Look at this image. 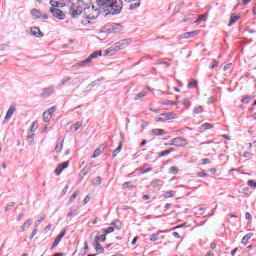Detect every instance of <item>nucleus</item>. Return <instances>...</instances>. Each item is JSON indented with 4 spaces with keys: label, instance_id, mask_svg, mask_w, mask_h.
Wrapping results in <instances>:
<instances>
[{
    "label": "nucleus",
    "instance_id": "nucleus-16",
    "mask_svg": "<svg viewBox=\"0 0 256 256\" xmlns=\"http://www.w3.org/2000/svg\"><path fill=\"white\" fill-rule=\"evenodd\" d=\"M53 93H55V88L49 87V88H45L41 95H42V97H51V95H53Z\"/></svg>",
    "mask_w": 256,
    "mask_h": 256
},
{
    "label": "nucleus",
    "instance_id": "nucleus-23",
    "mask_svg": "<svg viewBox=\"0 0 256 256\" xmlns=\"http://www.w3.org/2000/svg\"><path fill=\"white\" fill-rule=\"evenodd\" d=\"M94 248L97 251V253H104L105 251V248H103L99 242L94 241Z\"/></svg>",
    "mask_w": 256,
    "mask_h": 256
},
{
    "label": "nucleus",
    "instance_id": "nucleus-28",
    "mask_svg": "<svg viewBox=\"0 0 256 256\" xmlns=\"http://www.w3.org/2000/svg\"><path fill=\"white\" fill-rule=\"evenodd\" d=\"M203 110H204L203 106H196L193 109V113H194V115H199V114L203 113Z\"/></svg>",
    "mask_w": 256,
    "mask_h": 256
},
{
    "label": "nucleus",
    "instance_id": "nucleus-47",
    "mask_svg": "<svg viewBox=\"0 0 256 256\" xmlns=\"http://www.w3.org/2000/svg\"><path fill=\"white\" fill-rule=\"evenodd\" d=\"M69 81H71V77L70 76H66L62 79L61 81V85H66V83H69Z\"/></svg>",
    "mask_w": 256,
    "mask_h": 256
},
{
    "label": "nucleus",
    "instance_id": "nucleus-38",
    "mask_svg": "<svg viewBox=\"0 0 256 256\" xmlns=\"http://www.w3.org/2000/svg\"><path fill=\"white\" fill-rule=\"evenodd\" d=\"M147 95V92H139L136 97L134 98V101H139V99H143Z\"/></svg>",
    "mask_w": 256,
    "mask_h": 256
},
{
    "label": "nucleus",
    "instance_id": "nucleus-59",
    "mask_svg": "<svg viewBox=\"0 0 256 256\" xmlns=\"http://www.w3.org/2000/svg\"><path fill=\"white\" fill-rule=\"evenodd\" d=\"M242 193H243L244 195H249V187H244V188L242 189Z\"/></svg>",
    "mask_w": 256,
    "mask_h": 256
},
{
    "label": "nucleus",
    "instance_id": "nucleus-19",
    "mask_svg": "<svg viewBox=\"0 0 256 256\" xmlns=\"http://www.w3.org/2000/svg\"><path fill=\"white\" fill-rule=\"evenodd\" d=\"M161 233H167V230H160L156 234H152L150 237V241H159V235H161Z\"/></svg>",
    "mask_w": 256,
    "mask_h": 256
},
{
    "label": "nucleus",
    "instance_id": "nucleus-9",
    "mask_svg": "<svg viewBox=\"0 0 256 256\" xmlns=\"http://www.w3.org/2000/svg\"><path fill=\"white\" fill-rule=\"evenodd\" d=\"M15 111H17V109L15 106L11 105L6 113L4 121L2 122L3 125L11 121V117H13V113H15Z\"/></svg>",
    "mask_w": 256,
    "mask_h": 256
},
{
    "label": "nucleus",
    "instance_id": "nucleus-13",
    "mask_svg": "<svg viewBox=\"0 0 256 256\" xmlns=\"http://www.w3.org/2000/svg\"><path fill=\"white\" fill-rule=\"evenodd\" d=\"M65 233L66 231L63 230L54 240L53 244H52V249H55V247H57V245H59V243H61V239H63V237H65Z\"/></svg>",
    "mask_w": 256,
    "mask_h": 256
},
{
    "label": "nucleus",
    "instance_id": "nucleus-43",
    "mask_svg": "<svg viewBox=\"0 0 256 256\" xmlns=\"http://www.w3.org/2000/svg\"><path fill=\"white\" fill-rule=\"evenodd\" d=\"M111 29H112L111 33H119V30H117V29H121V25L116 24L115 26H112Z\"/></svg>",
    "mask_w": 256,
    "mask_h": 256
},
{
    "label": "nucleus",
    "instance_id": "nucleus-56",
    "mask_svg": "<svg viewBox=\"0 0 256 256\" xmlns=\"http://www.w3.org/2000/svg\"><path fill=\"white\" fill-rule=\"evenodd\" d=\"M209 163H211V160H209V158L202 159V165H209Z\"/></svg>",
    "mask_w": 256,
    "mask_h": 256
},
{
    "label": "nucleus",
    "instance_id": "nucleus-54",
    "mask_svg": "<svg viewBox=\"0 0 256 256\" xmlns=\"http://www.w3.org/2000/svg\"><path fill=\"white\" fill-rule=\"evenodd\" d=\"M55 109H56V107L53 106V107L49 108L48 111H46V113L50 114L53 117V113H55Z\"/></svg>",
    "mask_w": 256,
    "mask_h": 256
},
{
    "label": "nucleus",
    "instance_id": "nucleus-27",
    "mask_svg": "<svg viewBox=\"0 0 256 256\" xmlns=\"http://www.w3.org/2000/svg\"><path fill=\"white\" fill-rule=\"evenodd\" d=\"M121 149H123V144L120 142L118 147L113 151L112 157L113 158L117 157V154L121 153Z\"/></svg>",
    "mask_w": 256,
    "mask_h": 256
},
{
    "label": "nucleus",
    "instance_id": "nucleus-4",
    "mask_svg": "<svg viewBox=\"0 0 256 256\" xmlns=\"http://www.w3.org/2000/svg\"><path fill=\"white\" fill-rule=\"evenodd\" d=\"M103 52L101 51H95L93 52L87 59L80 61L76 64L77 67H85L86 65H89L93 59H97V57H101Z\"/></svg>",
    "mask_w": 256,
    "mask_h": 256
},
{
    "label": "nucleus",
    "instance_id": "nucleus-26",
    "mask_svg": "<svg viewBox=\"0 0 256 256\" xmlns=\"http://www.w3.org/2000/svg\"><path fill=\"white\" fill-rule=\"evenodd\" d=\"M251 237H253V233H248L246 234L243 238H242V241H241V244L242 245H247L249 239H251Z\"/></svg>",
    "mask_w": 256,
    "mask_h": 256
},
{
    "label": "nucleus",
    "instance_id": "nucleus-12",
    "mask_svg": "<svg viewBox=\"0 0 256 256\" xmlns=\"http://www.w3.org/2000/svg\"><path fill=\"white\" fill-rule=\"evenodd\" d=\"M69 167V162H63L57 166L55 169V173L57 176L61 175L63 173V170L67 169Z\"/></svg>",
    "mask_w": 256,
    "mask_h": 256
},
{
    "label": "nucleus",
    "instance_id": "nucleus-14",
    "mask_svg": "<svg viewBox=\"0 0 256 256\" xmlns=\"http://www.w3.org/2000/svg\"><path fill=\"white\" fill-rule=\"evenodd\" d=\"M31 225H33V219H28L27 221H25L20 227V233H25V231H27V229H29Z\"/></svg>",
    "mask_w": 256,
    "mask_h": 256
},
{
    "label": "nucleus",
    "instance_id": "nucleus-57",
    "mask_svg": "<svg viewBox=\"0 0 256 256\" xmlns=\"http://www.w3.org/2000/svg\"><path fill=\"white\" fill-rule=\"evenodd\" d=\"M248 185H249V187H256V182L255 181H253V180H249L248 181Z\"/></svg>",
    "mask_w": 256,
    "mask_h": 256
},
{
    "label": "nucleus",
    "instance_id": "nucleus-60",
    "mask_svg": "<svg viewBox=\"0 0 256 256\" xmlns=\"http://www.w3.org/2000/svg\"><path fill=\"white\" fill-rule=\"evenodd\" d=\"M67 191H69V185H66L64 189L62 190V195H66Z\"/></svg>",
    "mask_w": 256,
    "mask_h": 256
},
{
    "label": "nucleus",
    "instance_id": "nucleus-7",
    "mask_svg": "<svg viewBox=\"0 0 256 256\" xmlns=\"http://www.w3.org/2000/svg\"><path fill=\"white\" fill-rule=\"evenodd\" d=\"M170 145H174L175 147H185V145H187V139L182 137L173 138Z\"/></svg>",
    "mask_w": 256,
    "mask_h": 256
},
{
    "label": "nucleus",
    "instance_id": "nucleus-44",
    "mask_svg": "<svg viewBox=\"0 0 256 256\" xmlns=\"http://www.w3.org/2000/svg\"><path fill=\"white\" fill-rule=\"evenodd\" d=\"M219 67V61L213 59L212 60V65L210 66V69H217Z\"/></svg>",
    "mask_w": 256,
    "mask_h": 256
},
{
    "label": "nucleus",
    "instance_id": "nucleus-18",
    "mask_svg": "<svg viewBox=\"0 0 256 256\" xmlns=\"http://www.w3.org/2000/svg\"><path fill=\"white\" fill-rule=\"evenodd\" d=\"M165 134L166 132L163 129H159V128L152 129V135H155L156 137H162V135H165Z\"/></svg>",
    "mask_w": 256,
    "mask_h": 256
},
{
    "label": "nucleus",
    "instance_id": "nucleus-51",
    "mask_svg": "<svg viewBox=\"0 0 256 256\" xmlns=\"http://www.w3.org/2000/svg\"><path fill=\"white\" fill-rule=\"evenodd\" d=\"M182 105H185L186 107H191V101H189V99L185 98L182 101Z\"/></svg>",
    "mask_w": 256,
    "mask_h": 256
},
{
    "label": "nucleus",
    "instance_id": "nucleus-35",
    "mask_svg": "<svg viewBox=\"0 0 256 256\" xmlns=\"http://www.w3.org/2000/svg\"><path fill=\"white\" fill-rule=\"evenodd\" d=\"M172 151H174L173 148H170L168 150L162 151V152L159 153V157H165V156L169 155Z\"/></svg>",
    "mask_w": 256,
    "mask_h": 256
},
{
    "label": "nucleus",
    "instance_id": "nucleus-8",
    "mask_svg": "<svg viewBox=\"0 0 256 256\" xmlns=\"http://www.w3.org/2000/svg\"><path fill=\"white\" fill-rule=\"evenodd\" d=\"M49 11L50 13H52L53 17L59 19L60 21H63V19H65V13H63L61 9L51 7Z\"/></svg>",
    "mask_w": 256,
    "mask_h": 256
},
{
    "label": "nucleus",
    "instance_id": "nucleus-22",
    "mask_svg": "<svg viewBox=\"0 0 256 256\" xmlns=\"http://www.w3.org/2000/svg\"><path fill=\"white\" fill-rule=\"evenodd\" d=\"M27 142H28V145H35V134L32 133V134H28L27 135Z\"/></svg>",
    "mask_w": 256,
    "mask_h": 256
},
{
    "label": "nucleus",
    "instance_id": "nucleus-48",
    "mask_svg": "<svg viewBox=\"0 0 256 256\" xmlns=\"http://www.w3.org/2000/svg\"><path fill=\"white\" fill-rule=\"evenodd\" d=\"M50 5L53 7V9H57V7H59V2L50 0Z\"/></svg>",
    "mask_w": 256,
    "mask_h": 256
},
{
    "label": "nucleus",
    "instance_id": "nucleus-30",
    "mask_svg": "<svg viewBox=\"0 0 256 256\" xmlns=\"http://www.w3.org/2000/svg\"><path fill=\"white\" fill-rule=\"evenodd\" d=\"M79 127H81V124L79 122H76L75 124H72L70 129L75 133L76 131H79Z\"/></svg>",
    "mask_w": 256,
    "mask_h": 256
},
{
    "label": "nucleus",
    "instance_id": "nucleus-6",
    "mask_svg": "<svg viewBox=\"0 0 256 256\" xmlns=\"http://www.w3.org/2000/svg\"><path fill=\"white\" fill-rule=\"evenodd\" d=\"M79 4L84 5V11H93L95 10V5H93V0H77Z\"/></svg>",
    "mask_w": 256,
    "mask_h": 256
},
{
    "label": "nucleus",
    "instance_id": "nucleus-58",
    "mask_svg": "<svg viewBox=\"0 0 256 256\" xmlns=\"http://www.w3.org/2000/svg\"><path fill=\"white\" fill-rule=\"evenodd\" d=\"M161 180H154V181H152L151 182V186L152 187H157V185H159V182H160Z\"/></svg>",
    "mask_w": 256,
    "mask_h": 256
},
{
    "label": "nucleus",
    "instance_id": "nucleus-20",
    "mask_svg": "<svg viewBox=\"0 0 256 256\" xmlns=\"http://www.w3.org/2000/svg\"><path fill=\"white\" fill-rule=\"evenodd\" d=\"M239 19H241V16H239V15L235 16L234 14H232L230 17V22L228 23V27L235 25V23H237V21H239Z\"/></svg>",
    "mask_w": 256,
    "mask_h": 256
},
{
    "label": "nucleus",
    "instance_id": "nucleus-31",
    "mask_svg": "<svg viewBox=\"0 0 256 256\" xmlns=\"http://www.w3.org/2000/svg\"><path fill=\"white\" fill-rule=\"evenodd\" d=\"M87 173H89V170H87V169H85V168L81 170V172H80V174H79L80 181H83V179H85Z\"/></svg>",
    "mask_w": 256,
    "mask_h": 256
},
{
    "label": "nucleus",
    "instance_id": "nucleus-15",
    "mask_svg": "<svg viewBox=\"0 0 256 256\" xmlns=\"http://www.w3.org/2000/svg\"><path fill=\"white\" fill-rule=\"evenodd\" d=\"M198 33H199V30H194V31H191V32H185L184 34H182L180 39H191V37H195Z\"/></svg>",
    "mask_w": 256,
    "mask_h": 256
},
{
    "label": "nucleus",
    "instance_id": "nucleus-10",
    "mask_svg": "<svg viewBox=\"0 0 256 256\" xmlns=\"http://www.w3.org/2000/svg\"><path fill=\"white\" fill-rule=\"evenodd\" d=\"M69 13H70L71 17H73L75 19L79 15H81V13H83V8L81 6H74V7L70 8Z\"/></svg>",
    "mask_w": 256,
    "mask_h": 256
},
{
    "label": "nucleus",
    "instance_id": "nucleus-34",
    "mask_svg": "<svg viewBox=\"0 0 256 256\" xmlns=\"http://www.w3.org/2000/svg\"><path fill=\"white\" fill-rule=\"evenodd\" d=\"M201 21H207V13L201 15L200 17H198V18L194 21V23H201Z\"/></svg>",
    "mask_w": 256,
    "mask_h": 256
},
{
    "label": "nucleus",
    "instance_id": "nucleus-5",
    "mask_svg": "<svg viewBox=\"0 0 256 256\" xmlns=\"http://www.w3.org/2000/svg\"><path fill=\"white\" fill-rule=\"evenodd\" d=\"M171 119H175V114L173 112L162 113V114H160L159 117L155 118L157 123L165 122V121H170Z\"/></svg>",
    "mask_w": 256,
    "mask_h": 256
},
{
    "label": "nucleus",
    "instance_id": "nucleus-49",
    "mask_svg": "<svg viewBox=\"0 0 256 256\" xmlns=\"http://www.w3.org/2000/svg\"><path fill=\"white\" fill-rule=\"evenodd\" d=\"M112 225H114L118 230L121 229V221L119 220L112 222Z\"/></svg>",
    "mask_w": 256,
    "mask_h": 256
},
{
    "label": "nucleus",
    "instance_id": "nucleus-17",
    "mask_svg": "<svg viewBox=\"0 0 256 256\" xmlns=\"http://www.w3.org/2000/svg\"><path fill=\"white\" fill-rule=\"evenodd\" d=\"M105 151V146H100L99 148H97L93 155L91 156L92 159H97V157H99V155H101V153H103Z\"/></svg>",
    "mask_w": 256,
    "mask_h": 256
},
{
    "label": "nucleus",
    "instance_id": "nucleus-50",
    "mask_svg": "<svg viewBox=\"0 0 256 256\" xmlns=\"http://www.w3.org/2000/svg\"><path fill=\"white\" fill-rule=\"evenodd\" d=\"M197 85V80L188 83V89H193Z\"/></svg>",
    "mask_w": 256,
    "mask_h": 256
},
{
    "label": "nucleus",
    "instance_id": "nucleus-36",
    "mask_svg": "<svg viewBox=\"0 0 256 256\" xmlns=\"http://www.w3.org/2000/svg\"><path fill=\"white\" fill-rule=\"evenodd\" d=\"M201 129H202V131H207L208 129H213V125L210 124V123H204V124L201 126Z\"/></svg>",
    "mask_w": 256,
    "mask_h": 256
},
{
    "label": "nucleus",
    "instance_id": "nucleus-1",
    "mask_svg": "<svg viewBox=\"0 0 256 256\" xmlns=\"http://www.w3.org/2000/svg\"><path fill=\"white\" fill-rule=\"evenodd\" d=\"M123 11L122 0H110L105 15H120Z\"/></svg>",
    "mask_w": 256,
    "mask_h": 256
},
{
    "label": "nucleus",
    "instance_id": "nucleus-62",
    "mask_svg": "<svg viewBox=\"0 0 256 256\" xmlns=\"http://www.w3.org/2000/svg\"><path fill=\"white\" fill-rule=\"evenodd\" d=\"M43 221H45V216H42L38 221L37 223H35V225H40V223H43Z\"/></svg>",
    "mask_w": 256,
    "mask_h": 256
},
{
    "label": "nucleus",
    "instance_id": "nucleus-21",
    "mask_svg": "<svg viewBox=\"0 0 256 256\" xmlns=\"http://www.w3.org/2000/svg\"><path fill=\"white\" fill-rule=\"evenodd\" d=\"M106 239H107V234H102V235H97V236H95V238H94V242L95 243H99V241H102V243H105V241H106Z\"/></svg>",
    "mask_w": 256,
    "mask_h": 256
},
{
    "label": "nucleus",
    "instance_id": "nucleus-61",
    "mask_svg": "<svg viewBox=\"0 0 256 256\" xmlns=\"http://www.w3.org/2000/svg\"><path fill=\"white\" fill-rule=\"evenodd\" d=\"M88 201H91V198L89 197V195H87L84 200H83V203L84 205H87Z\"/></svg>",
    "mask_w": 256,
    "mask_h": 256
},
{
    "label": "nucleus",
    "instance_id": "nucleus-52",
    "mask_svg": "<svg viewBox=\"0 0 256 256\" xmlns=\"http://www.w3.org/2000/svg\"><path fill=\"white\" fill-rule=\"evenodd\" d=\"M93 185H99L101 183V176H98L95 178V180L92 181Z\"/></svg>",
    "mask_w": 256,
    "mask_h": 256
},
{
    "label": "nucleus",
    "instance_id": "nucleus-3",
    "mask_svg": "<svg viewBox=\"0 0 256 256\" xmlns=\"http://www.w3.org/2000/svg\"><path fill=\"white\" fill-rule=\"evenodd\" d=\"M129 45L127 40H121L116 42L112 47L106 49V55H113V53H117V51H121V49H125Z\"/></svg>",
    "mask_w": 256,
    "mask_h": 256
},
{
    "label": "nucleus",
    "instance_id": "nucleus-53",
    "mask_svg": "<svg viewBox=\"0 0 256 256\" xmlns=\"http://www.w3.org/2000/svg\"><path fill=\"white\" fill-rule=\"evenodd\" d=\"M75 216H77V210H71L67 214V217H75Z\"/></svg>",
    "mask_w": 256,
    "mask_h": 256
},
{
    "label": "nucleus",
    "instance_id": "nucleus-24",
    "mask_svg": "<svg viewBox=\"0 0 256 256\" xmlns=\"http://www.w3.org/2000/svg\"><path fill=\"white\" fill-rule=\"evenodd\" d=\"M31 15H32V17H34L35 19H41V10L32 9V10H31Z\"/></svg>",
    "mask_w": 256,
    "mask_h": 256
},
{
    "label": "nucleus",
    "instance_id": "nucleus-11",
    "mask_svg": "<svg viewBox=\"0 0 256 256\" xmlns=\"http://www.w3.org/2000/svg\"><path fill=\"white\" fill-rule=\"evenodd\" d=\"M30 33L33 35V37H37L38 39H41V37H44L45 35L43 32H41V29L36 26L31 28Z\"/></svg>",
    "mask_w": 256,
    "mask_h": 256
},
{
    "label": "nucleus",
    "instance_id": "nucleus-41",
    "mask_svg": "<svg viewBox=\"0 0 256 256\" xmlns=\"http://www.w3.org/2000/svg\"><path fill=\"white\" fill-rule=\"evenodd\" d=\"M80 81H81V78L79 76L71 78L72 85H77L78 83H80Z\"/></svg>",
    "mask_w": 256,
    "mask_h": 256
},
{
    "label": "nucleus",
    "instance_id": "nucleus-45",
    "mask_svg": "<svg viewBox=\"0 0 256 256\" xmlns=\"http://www.w3.org/2000/svg\"><path fill=\"white\" fill-rule=\"evenodd\" d=\"M13 207H15V202H10L6 205L5 211H11V209H13Z\"/></svg>",
    "mask_w": 256,
    "mask_h": 256
},
{
    "label": "nucleus",
    "instance_id": "nucleus-42",
    "mask_svg": "<svg viewBox=\"0 0 256 256\" xmlns=\"http://www.w3.org/2000/svg\"><path fill=\"white\" fill-rule=\"evenodd\" d=\"M102 231H103V233H105V235H109V233H113L115 231V228L108 227L106 229H103Z\"/></svg>",
    "mask_w": 256,
    "mask_h": 256
},
{
    "label": "nucleus",
    "instance_id": "nucleus-37",
    "mask_svg": "<svg viewBox=\"0 0 256 256\" xmlns=\"http://www.w3.org/2000/svg\"><path fill=\"white\" fill-rule=\"evenodd\" d=\"M164 197H165V199H169L170 197H175V191L170 190V191L165 192Z\"/></svg>",
    "mask_w": 256,
    "mask_h": 256
},
{
    "label": "nucleus",
    "instance_id": "nucleus-33",
    "mask_svg": "<svg viewBox=\"0 0 256 256\" xmlns=\"http://www.w3.org/2000/svg\"><path fill=\"white\" fill-rule=\"evenodd\" d=\"M53 116L52 115H50V114H48L47 112H44L43 113V119H44V122L45 123H49V121H51V118H52Z\"/></svg>",
    "mask_w": 256,
    "mask_h": 256
},
{
    "label": "nucleus",
    "instance_id": "nucleus-40",
    "mask_svg": "<svg viewBox=\"0 0 256 256\" xmlns=\"http://www.w3.org/2000/svg\"><path fill=\"white\" fill-rule=\"evenodd\" d=\"M241 103H244L245 105L251 103V96H245L242 98Z\"/></svg>",
    "mask_w": 256,
    "mask_h": 256
},
{
    "label": "nucleus",
    "instance_id": "nucleus-32",
    "mask_svg": "<svg viewBox=\"0 0 256 256\" xmlns=\"http://www.w3.org/2000/svg\"><path fill=\"white\" fill-rule=\"evenodd\" d=\"M39 129V123L37 121L33 122L30 127V133H35V130Z\"/></svg>",
    "mask_w": 256,
    "mask_h": 256
},
{
    "label": "nucleus",
    "instance_id": "nucleus-25",
    "mask_svg": "<svg viewBox=\"0 0 256 256\" xmlns=\"http://www.w3.org/2000/svg\"><path fill=\"white\" fill-rule=\"evenodd\" d=\"M63 141L61 139H58V143L56 144L55 151L56 153H61V150L63 149Z\"/></svg>",
    "mask_w": 256,
    "mask_h": 256
},
{
    "label": "nucleus",
    "instance_id": "nucleus-39",
    "mask_svg": "<svg viewBox=\"0 0 256 256\" xmlns=\"http://www.w3.org/2000/svg\"><path fill=\"white\" fill-rule=\"evenodd\" d=\"M77 195H79V191H75L73 193V195L70 196V199H69V203H73V201H75V199H77Z\"/></svg>",
    "mask_w": 256,
    "mask_h": 256
},
{
    "label": "nucleus",
    "instance_id": "nucleus-2",
    "mask_svg": "<svg viewBox=\"0 0 256 256\" xmlns=\"http://www.w3.org/2000/svg\"><path fill=\"white\" fill-rule=\"evenodd\" d=\"M111 0H96L97 8H94L93 15L89 14V19H97L99 17V11H103V13H107V9L109 7V2Z\"/></svg>",
    "mask_w": 256,
    "mask_h": 256
},
{
    "label": "nucleus",
    "instance_id": "nucleus-64",
    "mask_svg": "<svg viewBox=\"0 0 256 256\" xmlns=\"http://www.w3.org/2000/svg\"><path fill=\"white\" fill-rule=\"evenodd\" d=\"M245 219H251V213H249V212H246L245 213Z\"/></svg>",
    "mask_w": 256,
    "mask_h": 256
},
{
    "label": "nucleus",
    "instance_id": "nucleus-63",
    "mask_svg": "<svg viewBox=\"0 0 256 256\" xmlns=\"http://www.w3.org/2000/svg\"><path fill=\"white\" fill-rule=\"evenodd\" d=\"M171 209V203L165 204L164 211H169Z\"/></svg>",
    "mask_w": 256,
    "mask_h": 256
},
{
    "label": "nucleus",
    "instance_id": "nucleus-55",
    "mask_svg": "<svg viewBox=\"0 0 256 256\" xmlns=\"http://www.w3.org/2000/svg\"><path fill=\"white\" fill-rule=\"evenodd\" d=\"M162 105H175V102H173L171 100H166V101L162 102Z\"/></svg>",
    "mask_w": 256,
    "mask_h": 256
},
{
    "label": "nucleus",
    "instance_id": "nucleus-46",
    "mask_svg": "<svg viewBox=\"0 0 256 256\" xmlns=\"http://www.w3.org/2000/svg\"><path fill=\"white\" fill-rule=\"evenodd\" d=\"M170 173H172V175H177L179 173V169H177L175 166H172L170 167Z\"/></svg>",
    "mask_w": 256,
    "mask_h": 256
},
{
    "label": "nucleus",
    "instance_id": "nucleus-29",
    "mask_svg": "<svg viewBox=\"0 0 256 256\" xmlns=\"http://www.w3.org/2000/svg\"><path fill=\"white\" fill-rule=\"evenodd\" d=\"M137 7H141V0H137L134 4H130L129 9L133 11V9H137Z\"/></svg>",
    "mask_w": 256,
    "mask_h": 256
}]
</instances>
